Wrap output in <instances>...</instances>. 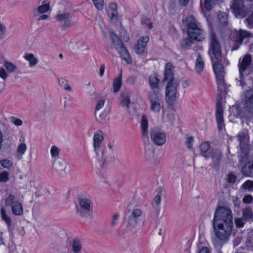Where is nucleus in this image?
<instances>
[{
	"label": "nucleus",
	"instance_id": "35",
	"mask_svg": "<svg viewBox=\"0 0 253 253\" xmlns=\"http://www.w3.org/2000/svg\"><path fill=\"white\" fill-rule=\"evenodd\" d=\"M122 74L120 76L114 79L113 84V91L115 93L118 92L122 86Z\"/></svg>",
	"mask_w": 253,
	"mask_h": 253
},
{
	"label": "nucleus",
	"instance_id": "55",
	"mask_svg": "<svg viewBox=\"0 0 253 253\" xmlns=\"http://www.w3.org/2000/svg\"><path fill=\"white\" fill-rule=\"evenodd\" d=\"M145 154L146 157L150 160L152 161L154 159L155 154L154 150L153 149L146 150Z\"/></svg>",
	"mask_w": 253,
	"mask_h": 253
},
{
	"label": "nucleus",
	"instance_id": "50",
	"mask_svg": "<svg viewBox=\"0 0 253 253\" xmlns=\"http://www.w3.org/2000/svg\"><path fill=\"white\" fill-rule=\"evenodd\" d=\"M230 111L232 115L237 117L241 114V110L238 106H232L230 108Z\"/></svg>",
	"mask_w": 253,
	"mask_h": 253
},
{
	"label": "nucleus",
	"instance_id": "28",
	"mask_svg": "<svg viewBox=\"0 0 253 253\" xmlns=\"http://www.w3.org/2000/svg\"><path fill=\"white\" fill-rule=\"evenodd\" d=\"M117 5L115 3H111L107 9V14L110 18L113 19L117 15Z\"/></svg>",
	"mask_w": 253,
	"mask_h": 253
},
{
	"label": "nucleus",
	"instance_id": "20",
	"mask_svg": "<svg viewBox=\"0 0 253 253\" xmlns=\"http://www.w3.org/2000/svg\"><path fill=\"white\" fill-rule=\"evenodd\" d=\"M174 67L169 63H168L166 65L165 71V78L163 81H167L168 82L177 81L174 78Z\"/></svg>",
	"mask_w": 253,
	"mask_h": 253
},
{
	"label": "nucleus",
	"instance_id": "9",
	"mask_svg": "<svg viewBox=\"0 0 253 253\" xmlns=\"http://www.w3.org/2000/svg\"><path fill=\"white\" fill-rule=\"evenodd\" d=\"M148 98L150 102V110L155 113H159L163 106L160 93L148 92Z\"/></svg>",
	"mask_w": 253,
	"mask_h": 253
},
{
	"label": "nucleus",
	"instance_id": "27",
	"mask_svg": "<svg viewBox=\"0 0 253 253\" xmlns=\"http://www.w3.org/2000/svg\"><path fill=\"white\" fill-rule=\"evenodd\" d=\"M24 59L29 62V66L30 67L35 66L38 62V59L35 57L34 55L32 53H26L23 56Z\"/></svg>",
	"mask_w": 253,
	"mask_h": 253
},
{
	"label": "nucleus",
	"instance_id": "7",
	"mask_svg": "<svg viewBox=\"0 0 253 253\" xmlns=\"http://www.w3.org/2000/svg\"><path fill=\"white\" fill-rule=\"evenodd\" d=\"M209 50L208 53L211 57L221 59V45L216 35L211 32L210 37Z\"/></svg>",
	"mask_w": 253,
	"mask_h": 253
},
{
	"label": "nucleus",
	"instance_id": "53",
	"mask_svg": "<svg viewBox=\"0 0 253 253\" xmlns=\"http://www.w3.org/2000/svg\"><path fill=\"white\" fill-rule=\"evenodd\" d=\"M236 179V176L232 172L229 173L227 176V181L230 184L235 183Z\"/></svg>",
	"mask_w": 253,
	"mask_h": 253
},
{
	"label": "nucleus",
	"instance_id": "18",
	"mask_svg": "<svg viewBox=\"0 0 253 253\" xmlns=\"http://www.w3.org/2000/svg\"><path fill=\"white\" fill-rule=\"evenodd\" d=\"M149 41L148 36H143L140 38L137 42L136 45L134 47L135 52L139 54H143L145 50L147 42Z\"/></svg>",
	"mask_w": 253,
	"mask_h": 253
},
{
	"label": "nucleus",
	"instance_id": "21",
	"mask_svg": "<svg viewBox=\"0 0 253 253\" xmlns=\"http://www.w3.org/2000/svg\"><path fill=\"white\" fill-rule=\"evenodd\" d=\"M130 92L128 90H124L121 93V104L126 106L127 109L129 108L130 104Z\"/></svg>",
	"mask_w": 253,
	"mask_h": 253
},
{
	"label": "nucleus",
	"instance_id": "60",
	"mask_svg": "<svg viewBox=\"0 0 253 253\" xmlns=\"http://www.w3.org/2000/svg\"><path fill=\"white\" fill-rule=\"evenodd\" d=\"M253 200V197L251 195H247L244 197L243 202L245 204H250Z\"/></svg>",
	"mask_w": 253,
	"mask_h": 253
},
{
	"label": "nucleus",
	"instance_id": "11",
	"mask_svg": "<svg viewBox=\"0 0 253 253\" xmlns=\"http://www.w3.org/2000/svg\"><path fill=\"white\" fill-rule=\"evenodd\" d=\"M252 61V57L249 54H246L243 58L241 62H239L238 64L239 70V79L237 78L236 80L239 82V85L243 86L244 84V75L245 72L250 66Z\"/></svg>",
	"mask_w": 253,
	"mask_h": 253
},
{
	"label": "nucleus",
	"instance_id": "51",
	"mask_svg": "<svg viewBox=\"0 0 253 253\" xmlns=\"http://www.w3.org/2000/svg\"><path fill=\"white\" fill-rule=\"evenodd\" d=\"M215 5V0H205L204 6L206 10H211Z\"/></svg>",
	"mask_w": 253,
	"mask_h": 253
},
{
	"label": "nucleus",
	"instance_id": "33",
	"mask_svg": "<svg viewBox=\"0 0 253 253\" xmlns=\"http://www.w3.org/2000/svg\"><path fill=\"white\" fill-rule=\"evenodd\" d=\"M210 147V145L209 143L207 142H203L200 145L201 155L207 159L209 158V153L207 154V152L209 150Z\"/></svg>",
	"mask_w": 253,
	"mask_h": 253
},
{
	"label": "nucleus",
	"instance_id": "31",
	"mask_svg": "<svg viewBox=\"0 0 253 253\" xmlns=\"http://www.w3.org/2000/svg\"><path fill=\"white\" fill-rule=\"evenodd\" d=\"M12 213L16 215H21L23 213V207L21 203L16 202L15 204L11 207Z\"/></svg>",
	"mask_w": 253,
	"mask_h": 253
},
{
	"label": "nucleus",
	"instance_id": "61",
	"mask_svg": "<svg viewBox=\"0 0 253 253\" xmlns=\"http://www.w3.org/2000/svg\"><path fill=\"white\" fill-rule=\"evenodd\" d=\"M5 32V26L0 22V39H2L3 38Z\"/></svg>",
	"mask_w": 253,
	"mask_h": 253
},
{
	"label": "nucleus",
	"instance_id": "32",
	"mask_svg": "<svg viewBox=\"0 0 253 253\" xmlns=\"http://www.w3.org/2000/svg\"><path fill=\"white\" fill-rule=\"evenodd\" d=\"M204 67V61L202 56L198 53L195 63V69L197 73H200L203 71Z\"/></svg>",
	"mask_w": 253,
	"mask_h": 253
},
{
	"label": "nucleus",
	"instance_id": "25",
	"mask_svg": "<svg viewBox=\"0 0 253 253\" xmlns=\"http://www.w3.org/2000/svg\"><path fill=\"white\" fill-rule=\"evenodd\" d=\"M149 84L150 85L152 91L150 92H156L160 93V89L159 87V80L156 76H150L149 77Z\"/></svg>",
	"mask_w": 253,
	"mask_h": 253
},
{
	"label": "nucleus",
	"instance_id": "48",
	"mask_svg": "<svg viewBox=\"0 0 253 253\" xmlns=\"http://www.w3.org/2000/svg\"><path fill=\"white\" fill-rule=\"evenodd\" d=\"M4 65L7 71L10 73L14 72L16 68V66L12 63L7 61H4Z\"/></svg>",
	"mask_w": 253,
	"mask_h": 253
},
{
	"label": "nucleus",
	"instance_id": "46",
	"mask_svg": "<svg viewBox=\"0 0 253 253\" xmlns=\"http://www.w3.org/2000/svg\"><path fill=\"white\" fill-rule=\"evenodd\" d=\"M27 149V146L25 143H20L17 147L16 152L18 156H22Z\"/></svg>",
	"mask_w": 253,
	"mask_h": 253
},
{
	"label": "nucleus",
	"instance_id": "38",
	"mask_svg": "<svg viewBox=\"0 0 253 253\" xmlns=\"http://www.w3.org/2000/svg\"><path fill=\"white\" fill-rule=\"evenodd\" d=\"M60 150L55 145H52L50 148V155L53 161H56L59 157Z\"/></svg>",
	"mask_w": 253,
	"mask_h": 253
},
{
	"label": "nucleus",
	"instance_id": "52",
	"mask_svg": "<svg viewBox=\"0 0 253 253\" xmlns=\"http://www.w3.org/2000/svg\"><path fill=\"white\" fill-rule=\"evenodd\" d=\"M9 180V173L6 171L0 173V182H6Z\"/></svg>",
	"mask_w": 253,
	"mask_h": 253
},
{
	"label": "nucleus",
	"instance_id": "41",
	"mask_svg": "<svg viewBox=\"0 0 253 253\" xmlns=\"http://www.w3.org/2000/svg\"><path fill=\"white\" fill-rule=\"evenodd\" d=\"M193 41L194 40L193 39L188 37L182 41L181 42V46L184 48H188L193 43Z\"/></svg>",
	"mask_w": 253,
	"mask_h": 253
},
{
	"label": "nucleus",
	"instance_id": "42",
	"mask_svg": "<svg viewBox=\"0 0 253 253\" xmlns=\"http://www.w3.org/2000/svg\"><path fill=\"white\" fill-rule=\"evenodd\" d=\"M219 21L223 25H226L228 23V15L224 12H219L218 14Z\"/></svg>",
	"mask_w": 253,
	"mask_h": 253
},
{
	"label": "nucleus",
	"instance_id": "3",
	"mask_svg": "<svg viewBox=\"0 0 253 253\" xmlns=\"http://www.w3.org/2000/svg\"><path fill=\"white\" fill-rule=\"evenodd\" d=\"M215 238L212 239V243L216 248H220L228 239L231 235L233 225L212 224Z\"/></svg>",
	"mask_w": 253,
	"mask_h": 253
},
{
	"label": "nucleus",
	"instance_id": "24",
	"mask_svg": "<svg viewBox=\"0 0 253 253\" xmlns=\"http://www.w3.org/2000/svg\"><path fill=\"white\" fill-rule=\"evenodd\" d=\"M241 172L243 175L248 177L253 176V162L246 164L242 168Z\"/></svg>",
	"mask_w": 253,
	"mask_h": 253
},
{
	"label": "nucleus",
	"instance_id": "37",
	"mask_svg": "<svg viewBox=\"0 0 253 253\" xmlns=\"http://www.w3.org/2000/svg\"><path fill=\"white\" fill-rule=\"evenodd\" d=\"M243 216L244 218L253 221V212L250 207H246L243 210Z\"/></svg>",
	"mask_w": 253,
	"mask_h": 253
},
{
	"label": "nucleus",
	"instance_id": "57",
	"mask_svg": "<svg viewBox=\"0 0 253 253\" xmlns=\"http://www.w3.org/2000/svg\"><path fill=\"white\" fill-rule=\"evenodd\" d=\"M235 223L237 227L242 228L244 226L245 221V219L242 218H238L235 219Z\"/></svg>",
	"mask_w": 253,
	"mask_h": 253
},
{
	"label": "nucleus",
	"instance_id": "43",
	"mask_svg": "<svg viewBox=\"0 0 253 253\" xmlns=\"http://www.w3.org/2000/svg\"><path fill=\"white\" fill-rule=\"evenodd\" d=\"M2 219L6 222L7 226L10 227L11 224V221L10 217L6 213V211L3 208H1L0 210Z\"/></svg>",
	"mask_w": 253,
	"mask_h": 253
},
{
	"label": "nucleus",
	"instance_id": "44",
	"mask_svg": "<svg viewBox=\"0 0 253 253\" xmlns=\"http://www.w3.org/2000/svg\"><path fill=\"white\" fill-rule=\"evenodd\" d=\"M241 189L242 191H252V180H248L245 181L241 186Z\"/></svg>",
	"mask_w": 253,
	"mask_h": 253
},
{
	"label": "nucleus",
	"instance_id": "23",
	"mask_svg": "<svg viewBox=\"0 0 253 253\" xmlns=\"http://www.w3.org/2000/svg\"><path fill=\"white\" fill-rule=\"evenodd\" d=\"M209 158L211 157L215 166H218L221 160V153L217 150L214 149L209 153Z\"/></svg>",
	"mask_w": 253,
	"mask_h": 253
},
{
	"label": "nucleus",
	"instance_id": "19",
	"mask_svg": "<svg viewBox=\"0 0 253 253\" xmlns=\"http://www.w3.org/2000/svg\"><path fill=\"white\" fill-rule=\"evenodd\" d=\"M244 135L239 134L238 135V139L240 141L241 154L239 155V162L241 163H245L248 159V149L247 146H244L242 144V141Z\"/></svg>",
	"mask_w": 253,
	"mask_h": 253
},
{
	"label": "nucleus",
	"instance_id": "14",
	"mask_svg": "<svg viewBox=\"0 0 253 253\" xmlns=\"http://www.w3.org/2000/svg\"><path fill=\"white\" fill-rule=\"evenodd\" d=\"M221 98L220 96L217 98L216 104V120L219 131H222L225 129L224 119L223 117V109L221 103Z\"/></svg>",
	"mask_w": 253,
	"mask_h": 253
},
{
	"label": "nucleus",
	"instance_id": "56",
	"mask_svg": "<svg viewBox=\"0 0 253 253\" xmlns=\"http://www.w3.org/2000/svg\"><path fill=\"white\" fill-rule=\"evenodd\" d=\"M119 214L118 213H115L113 215L112 221L111 222V226L112 227H115L118 224V221L119 220Z\"/></svg>",
	"mask_w": 253,
	"mask_h": 253
},
{
	"label": "nucleus",
	"instance_id": "47",
	"mask_svg": "<svg viewBox=\"0 0 253 253\" xmlns=\"http://www.w3.org/2000/svg\"><path fill=\"white\" fill-rule=\"evenodd\" d=\"M0 165L3 168L8 169L12 166L13 163L9 160L3 159L0 161Z\"/></svg>",
	"mask_w": 253,
	"mask_h": 253
},
{
	"label": "nucleus",
	"instance_id": "30",
	"mask_svg": "<svg viewBox=\"0 0 253 253\" xmlns=\"http://www.w3.org/2000/svg\"><path fill=\"white\" fill-rule=\"evenodd\" d=\"M238 39L237 40V42L241 45L244 39L252 37V34L248 31L240 30L238 33Z\"/></svg>",
	"mask_w": 253,
	"mask_h": 253
},
{
	"label": "nucleus",
	"instance_id": "1",
	"mask_svg": "<svg viewBox=\"0 0 253 253\" xmlns=\"http://www.w3.org/2000/svg\"><path fill=\"white\" fill-rule=\"evenodd\" d=\"M182 23L186 27L188 37L197 42H201L205 39V32L193 16H186L182 20Z\"/></svg>",
	"mask_w": 253,
	"mask_h": 253
},
{
	"label": "nucleus",
	"instance_id": "29",
	"mask_svg": "<svg viewBox=\"0 0 253 253\" xmlns=\"http://www.w3.org/2000/svg\"><path fill=\"white\" fill-rule=\"evenodd\" d=\"M141 126L143 137L148 138V120L146 116L143 115L141 119Z\"/></svg>",
	"mask_w": 253,
	"mask_h": 253
},
{
	"label": "nucleus",
	"instance_id": "63",
	"mask_svg": "<svg viewBox=\"0 0 253 253\" xmlns=\"http://www.w3.org/2000/svg\"><path fill=\"white\" fill-rule=\"evenodd\" d=\"M142 23L145 26H147L149 29L152 28V24L148 19H143L142 21Z\"/></svg>",
	"mask_w": 253,
	"mask_h": 253
},
{
	"label": "nucleus",
	"instance_id": "62",
	"mask_svg": "<svg viewBox=\"0 0 253 253\" xmlns=\"http://www.w3.org/2000/svg\"><path fill=\"white\" fill-rule=\"evenodd\" d=\"M247 23V25L249 28L253 27V15H251L246 20Z\"/></svg>",
	"mask_w": 253,
	"mask_h": 253
},
{
	"label": "nucleus",
	"instance_id": "16",
	"mask_svg": "<svg viewBox=\"0 0 253 253\" xmlns=\"http://www.w3.org/2000/svg\"><path fill=\"white\" fill-rule=\"evenodd\" d=\"M53 170L58 174L62 175L70 171L69 165L63 160L53 161L52 163Z\"/></svg>",
	"mask_w": 253,
	"mask_h": 253
},
{
	"label": "nucleus",
	"instance_id": "12",
	"mask_svg": "<svg viewBox=\"0 0 253 253\" xmlns=\"http://www.w3.org/2000/svg\"><path fill=\"white\" fill-rule=\"evenodd\" d=\"M151 141L156 146H162L166 141L165 133L160 129L154 127L151 128L150 133Z\"/></svg>",
	"mask_w": 253,
	"mask_h": 253
},
{
	"label": "nucleus",
	"instance_id": "15",
	"mask_svg": "<svg viewBox=\"0 0 253 253\" xmlns=\"http://www.w3.org/2000/svg\"><path fill=\"white\" fill-rule=\"evenodd\" d=\"M55 18L58 22L62 23V27L64 29H67L74 25L70 13L59 12L56 15Z\"/></svg>",
	"mask_w": 253,
	"mask_h": 253
},
{
	"label": "nucleus",
	"instance_id": "49",
	"mask_svg": "<svg viewBox=\"0 0 253 253\" xmlns=\"http://www.w3.org/2000/svg\"><path fill=\"white\" fill-rule=\"evenodd\" d=\"M95 7L98 10H102L104 8V0H92Z\"/></svg>",
	"mask_w": 253,
	"mask_h": 253
},
{
	"label": "nucleus",
	"instance_id": "10",
	"mask_svg": "<svg viewBox=\"0 0 253 253\" xmlns=\"http://www.w3.org/2000/svg\"><path fill=\"white\" fill-rule=\"evenodd\" d=\"M177 86V81L168 82L165 94L166 101L169 105H173L176 99Z\"/></svg>",
	"mask_w": 253,
	"mask_h": 253
},
{
	"label": "nucleus",
	"instance_id": "39",
	"mask_svg": "<svg viewBox=\"0 0 253 253\" xmlns=\"http://www.w3.org/2000/svg\"><path fill=\"white\" fill-rule=\"evenodd\" d=\"M246 244L248 249L253 250V230L248 232Z\"/></svg>",
	"mask_w": 253,
	"mask_h": 253
},
{
	"label": "nucleus",
	"instance_id": "58",
	"mask_svg": "<svg viewBox=\"0 0 253 253\" xmlns=\"http://www.w3.org/2000/svg\"><path fill=\"white\" fill-rule=\"evenodd\" d=\"M194 142V138L192 136L187 137L186 138V140L185 142V144L189 149H192V144Z\"/></svg>",
	"mask_w": 253,
	"mask_h": 253
},
{
	"label": "nucleus",
	"instance_id": "64",
	"mask_svg": "<svg viewBox=\"0 0 253 253\" xmlns=\"http://www.w3.org/2000/svg\"><path fill=\"white\" fill-rule=\"evenodd\" d=\"M0 77L4 80H5L8 77V74L2 68H0Z\"/></svg>",
	"mask_w": 253,
	"mask_h": 253
},
{
	"label": "nucleus",
	"instance_id": "22",
	"mask_svg": "<svg viewBox=\"0 0 253 253\" xmlns=\"http://www.w3.org/2000/svg\"><path fill=\"white\" fill-rule=\"evenodd\" d=\"M70 245L73 253H80L83 249L81 240L77 237L73 239Z\"/></svg>",
	"mask_w": 253,
	"mask_h": 253
},
{
	"label": "nucleus",
	"instance_id": "13",
	"mask_svg": "<svg viewBox=\"0 0 253 253\" xmlns=\"http://www.w3.org/2000/svg\"><path fill=\"white\" fill-rule=\"evenodd\" d=\"M243 0H232L231 8L237 17L243 18L246 15V11L244 6ZM247 0L252 1L253 0Z\"/></svg>",
	"mask_w": 253,
	"mask_h": 253
},
{
	"label": "nucleus",
	"instance_id": "5",
	"mask_svg": "<svg viewBox=\"0 0 253 253\" xmlns=\"http://www.w3.org/2000/svg\"><path fill=\"white\" fill-rule=\"evenodd\" d=\"M144 220L143 211L140 209L132 210L127 215L126 228L129 231H135Z\"/></svg>",
	"mask_w": 253,
	"mask_h": 253
},
{
	"label": "nucleus",
	"instance_id": "45",
	"mask_svg": "<svg viewBox=\"0 0 253 253\" xmlns=\"http://www.w3.org/2000/svg\"><path fill=\"white\" fill-rule=\"evenodd\" d=\"M58 82L60 86L63 87L65 90L71 91L72 88L71 86L68 84L67 81L63 78L58 80Z\"/></svg>",
	"mask_w": 253,
	"mask_h": 253
},
{
	"label": "nucleus",
	"instance_id": "34",
	"mask_svg": "<svg viewBox=\"0 0 253 253\" xmlns=\"http://www.w3.org/2000/svg\"><path fill=\"white\" fill-rule=\"evenodd\" d=\"M117 50L121 56L123 58L124 60H125L127 63H130L131 62L130 56L124 46L121 48L119 47V49Z\"/></svg>",
	"mask_w": 253,
	"mask_h": 253
},
{
	"label": "nucleus",
	"instance_id": "40",
	"mask_svg": "<svg viewBox=\"0 0 253 253\" xmlns=\"http://www.w3.org/2000/svg\"><path fill=\"white\" fill-rule=\"evenodd\" d=\"M16 202H19L16 200L15 196L12 194H10L7 196L4 200V203L7 206H13Z\"/></svg>",
	"mask_w": 253,
	"mask_h": 253
},
{
	"label": "nucleus",
	"instance_id": "36",
	"mask_svg": "<svg viewBox=\"0 0 253 253\" xmlns=\"http://www.w3.org/2000/svg\"><path fill=\"white\" fill-rule=\"evenodd\" d=\"M109 113V109H105L103 112L99 114H97V112H95V116L97 121L100 123H102L106 119Z\"/></svg>",
	"mask_w": 253,
	"mask_h": 253
},
{
	"label": "nucleus",
	"instance_id": "26",
	"mask_svg": "<svg viewBox=\"0 0 253 253\" xmlns=\"http://www.w3.org/2000/svg\"><path fill=\"white\" fill-rule=\"evenodd\" d=\"M49 4L43 1L42 5H40L37 9L35 10L34 16H38L39 15L44 14L49 11Z\"/></svg>",
	"mask_w": 253,
	"mask_h": 253
},
{
	"label": "nucleus",
	"instance_id": "17",
	"mask_svg": "<svg viewBox=\"0 0 253 253\" xmlns=\"http://www.w3.org/2000/svg\"><path fill=\"white\" fill-rule=\"evenodd\" d=\"M244 95L245 107L253 115V89L246 91Z\"/></svg>",
	"mask_w": 253,
	"mask_h": 253
},
{
	"label": "nucleus",
	"instance_id": "54",
	"mask_svg": "<svg viewBox=\"0 0 253 253\" xmlns=\"http://www.w3.org/2000/svg\"><path fill=\"white\" fill-rule=\"evenodd\" d=\"M162 195V192L161 191H159L158 192L157 194L154 198V202L155 204L156 205V207L159 206L160 204L161 201V196Z\"/></svg>",
	"mask_w": 253,
	"mask_h": 253
},
{
	"label": "nucleus",
	"instance_id": "8",
	"mask_svg": "<svg viewBox=\"0 0 253 253\" xmlns=\"http://www.w3.org/2000/svg\"><path fill=\"white\" fill-rule=\"evenodd\" d=\"M76 208L77 213L83 217H89L92 211L91 201L86 198H79Z\"/></svg>",
	"mask_w": 253,
	"mask_h": 253
},
{
	"label": "nucleus",
	"instance_id": "2",
	"mask_svg": "<svg viewBox=\"0 0 253 253\" xmlns=\"http://www.w3.org/2000/svg\"><path fill=\"white\" fill-rule=\"evenodd\" d=\"M104 139L102 132H97L93 136V148L95 153V158L97 161L98 167L100 169H104L107 164L106 150L102 145Z\"/></svg>",
	"mask_w": 253,
	"mask_h": 253
},
{
	"label": "nucleus",
	"instance_id": "6",
	"mask_svg": "<svg viewBox=\"0 0 253 253\" xmlns=\"http://www.w3.org/2000/svg\"><path fill=\"white\" fill-rule=\"evenodd\" d=\"M211 59L212 61L213 70L216 78L218 89L221 93L225 88L224 79L225 74L224 68L220 63L221 59H217L213 57H211Z\"/></svg>",
	"mask_w": 253,
	"mask_h": 253
},
{
	"label": "nucleus",
	"instance_id": "4",
	"mask_svg": "<svg viewBox=\"0 0 253 253\" xmlns=\"http://www.w3.org/2000/svg\"><path fill=\"white\" fill-rule=\"evenodd\" d=\"M232 213L230 209L219 207L215 210L212 224L233 225Z\"/></svg>",
	"mask_w": 253,
	"mask_h": 253
},
{
	"label": "nucleus",
	"instance_id": "59",
	"mask_svg": "<svg viewBox=\"0 0 253 253\" xmlns=\"http://www.w3.org/2000/svg\"><path fill=\"white\" fill-rule=\"evenodd\" d=\"M113 43L114 45L115 49L117 50L119 49V47H120L121 48L124 46V45L123 44L122 41L120 40L119 39L116 40V41H115V42H113Z\"/></svg>",
	"mask_w": 253,
	"mask_h": 253
}]
</instances>
